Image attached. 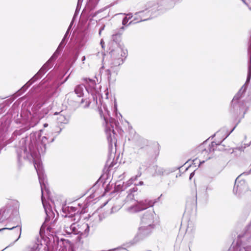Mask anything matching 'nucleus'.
Returning a JSON list of instances; mask_svg holds the SVG:
<instances>
[{
	"label": "nucleus",
	"mask_w": 251,
	"mask_h": 251,
	"mask_svg": "<svg viewBox=\"0 0 251 251\" xmlns=\"http://www.w3.org/2000/svg\"><path fill=\"white\" fill-rule=\"evenodd\" d=\"M40 137V133H36L31 134L29 139H22L20 141L22 146L17 150V154L19 160L23 158L29 162L33 161L36 172H37V168H40L43 175L45 176L42 164L40 160V155L45 151L48 139L45 136H43L40 139L41 145L39 147V142L37 141V138L39 139Z\"/></svg>",
	"instance_id": "f257e3e1"
},
{
	"label": "nucleus",
	"mask_w": 251,
	"mask_h": 251,
	"mask_svg": "<svg viewBox=\"0 0 251 251\" xmlns=\"http://www.w3.org/2000/svg\"><path fill=\"white\" fill-rule=\"evenodd\" d=\"M37 175L42 192V202L47 215L45 220H53L55 218V215L51 208L49 201L50 200L52 203H53V201L50 200V192L48 188L45 176L43 175L40 168H37Z\"/></svg>",
	"instance_id": "f03ea898"
},
{
	"label": "nucleus",
	"mask_w": 251,
	"mask_h": 251,
	"mask_svg": "<svg viewBox=\"0 0 251 251\" xmlns=\"http://www.w3.org/2000/svg\"><path fill=\"white\" fill-rule=\"evenodd\" d=\"M237 237L236 246L234 243L232 244L234 251H251V222L238 234Z\"/></svg>",
	"instance_id": "7ed1b4c3"
},
{
	"label": "nucleus",
	"mask_w": 251,
	"mask_h": 251,
	"mask_svg": "<svg viewBox=\"0 0 251 251\" xmlns=\"http://www.w3.org/2000/svg\"><path fill=\"white\" fill-rule=\"evenodd\" d=\"M151 222V221H141L138 234L134 237L132 244L143 240L151 233L154 228V225Z\"/></svg>",
	"instance_id": "20e7f679"
},
{
	"label": "nucleus",
	"mask_w": 251,
	"mask_h": 251,
	"mask_svg": "<svg viewBox=\"0 0 251 251\" xmlns=\"http://www.w3.org/2000/svg\"><path fill=\"white\" fill-rule=\"evenodd\" d=\"M126 50L119 46L115 49L112 50L111 51V67L119 66L123 64V57L126 56Z\"/></svg>",
	"instance_id": "39448f33"
},
{
	"label": "nucleus",
	"mask_w": 251,
	"mask_h": 251,
	"mask_svg": "<svg viewBox=\"0 0 251 251\" xmlns=\"http://www.w3.org/2000/svg\"><path fill=\"white\" fill-rule=\"evenodd\" d=\"M157 5H154L152 8L136 13L134 20L131 21L129 24H134L150 19L151 16H153V13L155 11Z\"/></svg>",
	"instance_id": "423d86ee"
},
{
	"label": "nucleus",
	"mask_w": 251,
	"mask_h": 251,
	"mask_svg": "<svg viewBox=\"0 0 251 251\" xmlns=\"http://www.w3.org/2000/svg\"><path fill=\"white\" fill-rule=\"evenodd\" d=\"M155 202V201L148 199L137 201L134 205L128 207L127 211L130 213L139 212L145 210L148 207H152Z\"/></svg>",
	"instance_id": "0eeeda50"
},
{
	"label": "nucleus",
	"mask_w": 251,
	"mask_h": 251,
	"mask_svg": "<svg viewBox=\"0 0 251 251\" xmlns=\"http://www.w3.org/2000/svg\"><path fill=\"white\" fill-rule=\"evenodd\" d=\"M83 81L85 90L88 93L91 94L94 99H97L100 90V86H97L95 81L91 79L84 78Z\"/></svg>",
	"instance_id": "6e6552de"
},
{
	"label": "nucleus",
	"mask_w": 251,
	"mask_h": 251,
	"mask_svg": "<svg viewBox=\"0 0 251 251\" xmlns=\"http://www.w3.org/2000/svg\"><path fill=\"white\" fill-rule=\"evenodd\" d=\"M56 221H44L42 224L40 230V233L41 234L45 233H54L56 232L57 225L56 223Z\"/></svg>",
	"instance_id": "1a4fd4ad"
},
{
	"label": "nucleus",
	"mask_w": 251,
	"mask_h": 251,
	"mask_svg": "<svg viewBox=\"0 0 251 251\" xmlns=\"http://www.w3.org/2000/svg\"><path fill=\"white\" fill-rule=\"evenodd\" d=\"M103 117L106 126L105 131L107 134H109V135L107 136V139L108 141L110 143H112V142H115V141L112 139L110 132L112 131L113 134H114L113 125L114 124L116 125V123L113 119L110 117H107L105 116H103Z\"/></svg>",
	"instance_id": "9d476101"
},
{
	"label": "nucleus",
	"mask_w": 251,
	"mask_h": 251,
	"mask_svg": "<svg viewBox=\"0 0 251 251\" xmlns=\"http://www.w3.org/2000/svg\"><path fill=\"white\" fill-rule=\"evenodd\" d=\"M19 217L18 210H12L11 209H5L0 210V218H4L7 220L18 219Z\"/></svg>",
	"instance_id": "9b49d317"
},
{
	"label": "nucleus",
	"mask_w": 251,
	"mask_h": 251,
	"mask_svg": "<svg viewBox=\"0 0 251 251\" xmlns=\"http://www.w3.org/2000/svg\"><path fill=\"white\" fill-rule=\"evenodd\" d=\"M71 228L75 232L88 233L89 231V226L88 224L83 223L81 225L78 222L74 223L71 226Z\"/></svg>",
	"instance_id": "f8f14e48"
},
{
	"label": "nucleus",
	"mask_w": 251,
	"mask_h": 251,
	"mask_svg": "<svg viewBox=\"0 0 251 251\" xmlns=\"http://www.w3.org/2000/svg\"><path fill=\"white\" fill-rule=\"evenodd\" d=\"M247 189L245 182L244 180L238 181L236 179L233 188V193L236 195H240Z\"/></svg>",
	"instance_id": "ddd939ff"
},
{
	"label": "nucleus",
	"mask_w": 251,
	"mask_h": 251,
	"mask_svg": "<svg viewBox=\"0 0 251 251\" xmlns=\"http://www.w3.org/2000/svg\"><path fill=\"white\" fill-rule=\"evenodd\" d=\"M49 69L48 67L44 65L41 69L39 70V71L37 73L36 75H35L25 86L24 87H28L32 83H33L34 81H35L37 79L41 76V75L45 74L47 71Z\"/></svg>",
	"instance_id": "4468645a"
},
{
	"label": "nucleus",
	"mask_w": 251,
	"mask_h": 251,
	"mask_svg": "<svg viewBox=\"0 0 251 251\" xmlns=\"http://www.w3.org/2000/svg\"><path fill=\"white\" fill-rule=\"evenodd\" d=\"M49 69L48 67L44 65L41 69L39 70V71L37 73L36 75H35L25 86L24 87H28L32 83H33L34 81H35L37 79L41 76V75L45 74L47 71Z\"/></svg>",
	"instance_id": "2eb2a0df"
},
{
	"label": "nucleus",
	"mask_w": 251,
	"mask_h": 251,
	"mask_svg": "<svg viewBox=\"0 0 251 251\" xmlns=\"http://www.w3.org/2000/svg\"><path fill=\"white\" fill-rule=\"evenodd\" d=\"M49 69L48 67L44 65L41 69L39 70V71L37 73L36 75H35L25 86L24 87H28L32 83H33L34 81H35L37 79L41 76V75L45 74L47 71Z\"/></svg>",
	"instance_id": "dca6fc26"
},
{
	"label": "nucleus",
	"mask_w": 251,
	"mask_h": 251,
	"mask_svg": "<svg viewBox=\"0 0 251 251\" xmlns=\"http://www.w3.org/2000/svg\"><path fill=\"white\" fill-rule=\"evenodd\" d=\"M54 115H57V121L58 123L60 124H67L69 121L68 117L66 116L65 112L62 111L61 112L57 113L55 112Z\"/></svg>",
	"instance_id": "f3484780"
},
{
	"label": "nucleus",
	"mask_w": 251,
	"mask_h": 251,
	"mask_svg": "<svg viewBox=\"0 0 251 251\" xmlns=\"http://www.w3.org/2000/svg\"><path fill=\"white\" fill-rule=\"evenodd\" d=\"M43 118V116L38 115V114L35 113L33 115L30 122V125L31 126L33 127L37 124L39 120Z\"/></svg>",
	"instance_id": "a211bd4d"
},
{
	"label": "nucleus",
	"mask_w": 251,
	"mask_h": 251,
	"mask_svg": "<svg viewBox=\"0 0 251 251\" xmlns=\"http://www.w3.org/2000/svg\"><path fill=\"white\" fill-rule=\"evenodd\" d=\"M246 88L244 86H243L239 90L238 92L236 94V95L234 97L232 100V102H237L242 96L243 94L246 91Z\"/></svg>",
	"instance_id": "6ab92c4d"
},
{
	"label": "nucleus",
	"mask_w": 251,
	"mask_h": 251,
	"mask_svg": "<svg viewBox=\"0 0 251 251\" xmlns=\"http://www.w3.org/2000/svg\"><path fill=\"white\" fill-rule=\"evenodd\" d=\"M84 84H80L77 85L75 89V93L77 95L78 97H81L83 96V92H84Z\"/></svg>",
	"instance_id": "aec40b11"
},
{
	"label": "nucleus",
	"mask_w": 251,
	"mask_h": 251,
	"mask_svg": "<svg viewBox=\"0 0 251 251\" xmlns=\"http://www.w3.org/2000/svg\"><path fill=\"white\" fill-rule=\"evenodd\" d=\"M57 50L55 52V53L53 54V55L50 58V59L47 62V63L44 65L48 67L49 69L51 68L53 66V64L52 61L55 60L57 57Z\"/></svg>",
	"instance_id": "412c9836"
},
{
	"label": "nucleus",
	"mask_w": 251,
	"mask_h": 251,
	"mask_svg": "<svg viewBox=\"0 0 251 251\" xmlns=\"http://www.w3.org/2000/svg\"><path fill=\"white\" fill-rule=\"evenodd\" d=\"M192 225V221H186V220L181 221V223H180V227L183 228V227L184 226H187L186 231L188 232L189 230L190 231L191 230V229H189V228H190L189 226H191Z\"/></svg>",
	"instance_id": "4be33fe9"
},
{
	"label": "nucleus",
	"mask_w": 251,
	"mask_h": 251,
	"mask_svg": "<svg viewBox=\"0 0 251 251\" xmlns=\"http://www.w3.org/2000/svg\"><path fill=\"white\" fill-rule=\"evenodd\" d=\"M100 0H89L87 3L86 8L92 10L94 9L98 4Z\"/></svg>",
	"instance_id": "5701e85b"
},
{
	"label": "nucleus",
	"mask_w": 251,
	"mask_h": 251,
	"mask_svg": "<svg viewBox=\"0 0 251 251\" xmlns=\"http://www.w3.org/2000/svg\"><path fill=\"white\" fill-rule=\"evenodd\" d=\"M18 227H19V229L20 230V235L19 236V237L15 240V242L17 241L19 239V238L20 237V236H21V231H22V227L21 226H18V225H16V226H13L12 227H4V228H2L1 229H0V231H2L3 230H6V229H8V230H11V229H14V228H17Z\"/></svg>",
	"instance_id": "b1692460"
},
{
	"label": "nucleus",
	"mask_w": 251,
	"mask_h": 251,
	"mask_svg": "<svg viewBox=\"0 0 251 251\" xmlns=\"http://www.w3.org/2000/svg\"><path fill=\"white\" fill-rule=\"evenodd\" d=\"M18 227H19V229L20 230V235L19 236V237L15 240V242L17 241L19 239V238L20 237V236H21V231H22V227L21 226H18V225H16V226H13L12 227H4V228H2L1 229H0V231H2L3 230H6V229H8V230H11V229H14V228H17Z\"/></svg>",
	"instance_id": "393cba45"
},
{
	"label": "nucleus",
	"mask_w": 251,
	"mask_h": 251,
	"mask_svg": "<svg viewBox=\"0 0 251 251\" xmlns=\"http://www.w3.org/2000/svg\"><path fill=\"white\" fill-rule=\"evenodd\" d=\"M223 141V140L220 141L218 142V143H216L215 142H212L211 144L209 145V151H214L215 149V147H217V145L220 146V143L221 142Z\"/></svg>",
	"instance_id": "a878e982"
},
{
	"label": "nucleus",
	"mask_w": 251,
	"mask_h": 251,
	"mask_svg": "<svg viewBox=\"0 0 251 251\" xmlns=\"http://www.w3.org/2000/svg\"><path fill=\"white\" fill-rule=\"evenodd\" d=\"M72 24H73V23H72H72H71V24H70V26H69V27H68V30H67V31H66V33H65V35H64V38H63V39L62 41H61V43L60 44V45H59V47L58 48V49H57V50H58L59 49V47L61 46V45L63 44V42L64 41V40H65L66 38H67V36H68V34H69V31H70V30L71 29V27H72Z\"/></svg>",
	"instance_id": "bb28decb"
},
{
	"label": "nucleus",
	"mask_w": 251,
	"mask_h": 251,
	"mask_svg": "<svg viewBox=\"0 0 251 251\" xmlns=\"http://www.w3.org/2000/svg\"><path fill=\"white\" fill-rule=\"evenodd\" d=\"M72 24H73V23H72H72H71V24H70V26H69V27H68V30H67V31H66V33H65V35H64V38H63V39L62 41H61V43L60 44V45H59V47L58 48V49H57V50H58L59 49V47L61 46V45L63 44V42L64 41V40H65L66 38H67V36H68V34H69V31H70V30L71 29V27H72Z\"/></svg>",
	"instance_id": "cd10ccee"
},
{
	"label": "nucleus",
	"mask_w": 251,
	"mask_h": 251,
	"mask_svg": "<svg viewBox=\"0 0 251 251\" xmlns=\"http://www.w3.org/2000/svg\"><path fill=\"white\" fill-rule=\"evenodd\" d=\"M120 38H121V35L119 33H116L115 34H113L112 36V40L116 43L120 41Z\"/></svg>",
	"instance_id": "c85d7f7f"
},
{
	"label": "nucleus",
	"mask_w": 251,
	"mask_h": 251,
	"mask_svg": "<svg viewBox=\"0 0 251 251\" xmlns=\"http://www.w3.org/2000/svg\"><path fill=\"white\" fill-rule=\"evenodd\" d=\"M132 15L130 14H127L126 16L124 18L123 20V25H126L129 19H130L132 17Z\"/></svg>",
	"instance_id": "c756f323"
},
{
	"label": "nucleus",
	"mask_w": 251,
	"mask_h": 251,
	"mask_svg": "<svg viewBox=\"0 0 251 251\" xmlns=\"http://www.w3.org/2000/svg\"><path fill=\"white\" fill-rule=\"evenodd\" d=\"M73 216L75 217L74 220H75L76 218H77V217L79 216V214L77 213H74V214H69L68 215L66 214L65 215H64V217L65 218H72Z\"/></svg>",
	"instance_id": "7c9ffc66"
},
{
	"label": "nucleus",
	"mask_w": 251,
	"mask_h": 251,
	"mask_svg": "<svg viewBox=\"0 0 251 251\" xmlns=\"http://www.w3.org/2000/svg\"><path fill=\"white\" fill-rule=\"evenodd\" d=\"M69 241L68 240H65V239H61V241L58 242V245H59V246H60V247L61 248L62 247V244L63 245V246H65V244H67V243H69Z\"/></svg>",
	"instance_id": "2f4dec72"
},
{
	"label": "nucleus",
	"mask_w": 251,
	"mask_h": 251,
	"mask_svg": "<svg viewBox=\"0 0 251 251\" xmlns=\"http://www.w3.org/2000/svg\"><path fill=\"white\" fill-rule=\"evenodd\" d=\"M201 151V154L205 155L208 153V151L203 148V145L199 147Z\"/></svg>",
	"instance_id": "473e14b6"
},
{
	"label": "nucleus",
	"mask_w": 251,
	"mask_h": 251,
	"mask_svg": "<svg viewBox=\"0 0 251 251\" xmlns=\"http://www.w3.org/2000/svg\"><path fill=\"white\" fill-rule=\"evenodd\" d=\"M225 132V129H221L216 132V133L215 134V136H216L217 137L220 136L221 134L224 133Z\"/></svg>",
	"instance_id": "72a5a7b5"
},
{
	"label": "nucleus",
	"mask_w": 251,
	"mask_h": 251,
	"mask_svg": "<svg viewBox=\"0 0 251 251\" xmlns=\"http://www.w3.org/2000/svg\"><path fill=\"white\" fill-rule=\"evenodd\" d=\"M117 103H116V101L115 100V101H114V110H115V111H116V116H117V117H119V116H118V114H117Z\"/></svg>",
	"instance_id": "f704fd0d"
},
{
	"label": "nucleus",
	"mask_w": 251,
	"mask_h": 251,
	"mask_svg": "<svg viewBox=\"0 0 251 251\" xmlns=\"http://www.w3.org/2000/svg\"><path fill=\"white\" fill-rule=\"evenodd\" d=\"M249 8V9H250V10L251 11V6L249 4V3H248L245 0H241Z\"/></svg>",
	"instance_id": "c9c22d12"
},
{
	"label": "nucleus",
	"mask_w": 251,
	"mask_h": 251,
	"mask_svg": "<svg viewBox=\"0 0 251 251\" xmlns=\"http://www.w3.org/2000/svg\"><path fill=\"white\" fill-rule=\"evenodd\" d=\"M76 210V209L74 208V207H70V208H68V211H69V212H75Z\"/></svg>",
	"instance_id": "e433bc0d"
},
{
	"label": "nucleus",
	"mask_w": 251,
	"mask_h": 251,
	"mask_svg": "<svg viewBox=\"0 0 251 251\" xmlns=\"http://www.w3.org/2000/svg\"><path fill=\"white\" fill-rule=\"evenodd\" d=\"M197 161H199V166H200L201 165V164L203 163L204 162V160L201 161L200 160H198L197 159H196L194 160V162H195V163H194L195 164H196V162H197Z\"/></svg>",
	"instance_id": "4c0bfd02"
},
{
	"label": "nucleus",
	"mask_w": 251,
	"mask_h": 251,
	"mask_svg": "<svg viewBox=\"0 0 251 251\" xmlns=\"http://www.w3.org/2000/svg\"><path fill=\"white\" fill-rule=\"evenodd\" d=\"M235 128V127H234V128L230 132L227 133L226 135H225L223 138V140H225L226 137L228 136V135L230 134V133L233 131V130Z\"/></svg>",
	"instance_id": "58836bf2"
},
{
	"label": "nucleus",
	"mask_w": 251,
	"mask_h": 251,
	"mask_svg": "<svg viewBox=\"0 0 251 251\" xmlns=\"http://www.w3.org/2000/svg\"><path fill=\"white\" fill-rule=\"evenodd\" d=\"M137 178V176H136L134 179H133L132 178H131L130 180H129V181H128V184H131L133 182V181L135 180Z\"/></svg>",
	"instance_id": "ea45409f"
},
{
	"label": "nucleus",
	"mask_w": 251,
	"mask_h": 251,
	"mask_svg": "<svg viewBox=\"0 0 251 251\" xmlns=\"http://www.w3.org/2000/svg\"><path fill=\"white\" fill-rule=\"evenodd\" d=\"M74 95V94L73 93H70L69 94H68L67 96L68 98H71V97L73 96Z\"/></svg>",
	"instance_id": "a19ab883"
},
{
	"label": "nucleus",
	"mask_w": 251,
	"mask_h": 251,
	"mask_svg": "<svg viewBox=\"0 0 251 251\" xmlns=\"http://www.w3.org/2000/svg\"><path fill=\"white\" fill-rule=\"evenodd\" d=\"M85 60H86V57L85 56H83L81 59V61H82V62L83 64H84Z\"/></svg>",
	"instance_id": "79ce46f5"
},
{
	"label": "nucleus",
	"mask_w": 251,
	"mask_h": 251,
	"mask_svg": "<svg viewBox=\"0 0 251 251\" xmlns=\"http://www.w3.org/2000/svg\"><path fill=\"white\" fill-rule=\"evenodd\" d=\"M100 44L101 45L102 48H103V47H104V46H103L104 42H103V40L102 39H101V41H100Z\"/></svg>",
	"instance_id": "37998d69"
},
{
	"label": "nucleus",
	"mask_w": 251,
	"mask_h": 251,
	"mask_svg": "<svg viewBox=\"0 0 251 251\" xmlns=\"http://www.w3.org/2000/svg\"><path fill=\"white\" fill-rule=\"evenodd\" d=\"M104 29V26H103L102 27H101L100 31H99V34H101V32H102V31Z\"/></svg>",
	"instance_id": "c03bdc74"
},
{
	"label": "nucleus",
	"mask_w": 251,
	"mask_h": 251,
	"mask_svg": "<svg viewBox=\"0 0 251 251\" xmlns=\"http://www.w3.org/2000/svg\"><path fill=\"white\" fill-rule=\"evenodd\" d=\"M103 108L105 109V110L107 112L108 117H109V112L108 111L107 109L104 107V105H103Z\"/></svg>",
	"instance_id": "a18cd8bd"
},
{
	"label": "nucleus",
	"mask_w": 251,
	"mask_h": 251,
	"mask_svg": "<svg viewBox=\"0 0 251 251\" xmlns=\"http://www.w3.org/2000/svg\"><path fill=\"white\" fill-rule=\"evenodd\" d=\"M132 197H133V195H132V194H129V195H128V196H127V198H130V199H131V198H132Z\"/></svg>",
	"instance_id": "49530a36"
},
{
	"label": "nucleus",
	"mask_w": 251,
	"mask_h": 251,
	"mask_svg": "<svg viewBox=\"0 0 251 251\" xmlns=\"http://www.w3.org/2000/svg\"><path fill=\"white\" fill-rule=\"evenodd\" d=\"M194 175V173H192L190 174V178L191 179L193 176Z\"/></svg>",
	"instance_id": "de8ad7c7"
},
{
	"label": "nucleus",
	"mask_w": 251,
	"mask_h": 251,
	"mask_svg": "<svg viewBox=\"0 0 251 251\" xmlns=\"http://www.w3.org/2000/svg\"><path fill=\"white\" fill-rule=\"evenodd\" d=\"M48 126V124H45L44 125V127H47V126Z\"/></svg>",
	"instance_id": "09e8293b"
},
{
	"label": "nucleus",
	"mask_w": 251,
	"mask_h": 251,
	"mask_svg": "<svg viewBox=\"0 0 251 251\" xmlns=\"http://www.w3.org/2000/svg\"><path fill=\"white\" fill-rule=\"evenodd\" d=\"M146 218H148V219H150V218H153V217H150V216L147 217Z\"/></svg>",
	"instance_id": "8fccbe9b"
},
{
	"label": "nucleus",
	"mask_w": 251,
	"mask_h": 251,
	"mask_svg": "<svg viewBox=\"0 0 251 251\" xmlns=\"http://www.w3.org/2000/svg\"><path fill=\"white\" fill-rule=\"evenodd\" d=\"M251 6V0L250 1V3L249 4Z\"/></svg>",
	"instance_id": "3c124183"
},
{
	"label": "nucleus",
	"mask_w": 251,
	"mask_h": 251,
	"mask_svg": "<svg viewBox=\"0 0 251 251\" xmlns=\"http://www.w3.org/2000/svg\"><path fill=\"white\" fill-rule=\"evenodd\" d=\"M100 115H101V112H102L101 110H100Z\"/></svg>",
	"instance_id": "603ef678"
},
{
	"label": "nucleus",
	"mask_w": 251,
	"mask_h": 251,
	"mask_svg": "<svg viewBox=\"0 0 251 251\" xmlns=\"http://www.w3.org/2000/svg\"><path fill=\"white\" fill-rule=\"evenodd\" d=\"M143 182H140V184L141 185H142V184H143Z\"/></svg>",
	"instance_id": "864d4df0"
},
{
	"label": "nucleus",
	"mask_w": 251,
	"mask_h": 251,
	"mask_svg": "<svg viewBox=\"0 0 251 251\" xmlns=\"http://www.w3.org/2000/svg\"><path fill=\"white\" fill-rule=\"evenodd\" d=\"M68 76L66 77V78L65 79L64 81H66L67 80V79H68Z\"/></svg>",
	"instance_id": "5fc2aeb1"
},
{
	"label": "nucleus",
	"mask_w": 251,
	"mask_h": 251,
	"mask_svg": "<svg viewBox=\"0 0 251 251\" xmlns=\"http://www.w3.org/2000/svg\"><path fill=\"white\" fill-rule=\"evenodd\" d=\"M119 116L122 117V115H121V114L120 113H119Z\"/></svg>",
	"instance_id": "6e6d98bb"
},
{
	"label": "nucleus",
	"mask_w": 251,
	"mask_h": 251,
	"mask_svg": "<svg viewBox=\"0 0 251 251\" xmlns=\"http://www.w3.org/2000/svg\"><path fill=\"white\" fill-rule=\"evenodd\" d=\"M153 213H154V211H152V212H151V215H153Z\"/></svg>",
	"instance_id": "4d7b16f0"
},
{
	"label": "nucleus",
	"mask_w": 251,
	"mask_h": 251,
	"mask_svg": "<svg viewBox=\"0 0 251 251\" xmlns=\"http://www.w3.org/2000/svg\"><path fill=\"white\" fill-rule=\"evenodd\" d=\"M60 251H64V249H63L62 250H61Z\"/></svg>",
	"instance_id": "13d9d810"
},
{
	"label": "nucleus",
	"mask_w": 251,
	"mask_h": 251,
	"mask_svg": "<svg viewBox=\"0 0 251 251\" xmlns=\"http://www.w3.org/2000/svg\"><path fill=\"white\" fill-rule=\"evenodd\" d=\"M174 1L176 2V0H173Z\"/></svg>",
	"instance_id": "bf43d9fd"
},
{
	"label": "nucleus",
	"mask_w": 251,
	"mask_h": 251,
	"mask_svg": "<svg viewBox=\"0 0 251 251\" xmlns=\"http://www.w3.org/2000/svg\"><path fill=\"white\" fill-rule=\"evenodd\" d=\"M69 251H73V250H69Z\"/></svg>",
	"instance_id": "052dcab7"
},
{
	"label": "nucleus",
	"mask_w": 251,
	"mask_h": 251,
	"mask_svg": "<svg viewBox=\"0 0 251 251\" xmlns=\"http://www.w3.org/2000/svg\"><path fill=\"white\" fill-rule=\"evenodd\" d=\"M222 149H223V148L219 149V150H222Z\"/></svg>",
	"instance_id": "680f3d73"
},
{
	"label": "nucleus",
	"mask_w": 251,
	"mask_h": 251,
	"mask_svg": "<svg viewBox=\"0 0 251 251\" xmlns=\"http://www.w3.org/2000/svg\"><path fill=\"white\" fill-rule=\"evenodd\" d=\"M177 1V0H176V1Z\"/></svg>",
	"instance_id": "e2e57ef3"
}]
</instances>
